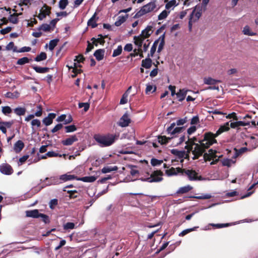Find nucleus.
I'll list each match as a JSON object with an SVG mask.
<instances>
[{
  "instance_id": "1",
  "label": "nucleus",
  "mask_w": 258,
  "mask_h": 258,
  "mask_svg": "<svg viewBox=\"0 0 258 258\" xmlns=\"http://www.w3.org/2000/svg\"><path fill=\"white\" fill-rule=\"evenodd\" d=\"M212 137V133L207 132L204 134L203 139H200L196 137L192 138L188 137V140L185 142L186 146L184 148L188 150V152H192L194 156L193 160L199 159L206 150L213 145L211 139Z\"/></svg>"
},
{
  "instance_id": "2",
  "label": "nucleus",
  "mask_w": 258,
  "mask_h": 258,
  "mask_svg": "<svg viewBox=\"0 0 258 258\" xmlns=\"http://www.w3.org/2000/svg\"><path fill=\"white\" fill-rule=\"evenodd\" d=\"M119 134L114 135L108 134L106 135H95L94 138L100 147H104L112 145L115 140L119 138Z\"/></svg>"
},
{
  "instance_id": "3",
  "label": "nucleus",
  "mask_w": 258,
  "mask_h": 258,
  "mask_svg": "<svg viewBox=\"0 0 258 258\" xmlns=\"http://www.w3.org/2000/svg\"><path fill=\"white\" fill-rule=\"evenodd\" d=\"M177 170L178 172H182V175L185 174L187 176L188 179L190 181L201 180L202 179V177L198 176V173L194 170L177 167Z\"/></svg>"
},
{
  "instance_id": "4",
  "label": "nucleus",
  "mask_w": 258,
  "mask_h": 258,
  "mask_svg": "<svg viewBox=\"0 0 258 258\" xmlns=\"http://www.w3.org/2000/svg\"><path fill=\"white\" fill-rule=\"evenodd\" d=\"M156 7V5L155 2H150L144 6L141 9L136 13L135 17L139 18L147 13L151 12L155 9Z\"/></svg>"
},
{
  "instance_id": "5",
  "label": "nucleus",
  "mask_w": 258,
  "mask_h": 258,
  "mask_svg": "<svg viewBox=\"0 0 258 258\" xmlns=\"http://www.w3.org/2000/svg\"><path fill=\"white\" fill-rule=\"evenodd\" d=\"M229 130V122H227L223 125H221L215 134L212 133V138H211V140L213 144L217 143V140L215 139V138L223 133L228 131Z\"/></svg>"
},
{
  "instance_id": "6",
  "label": "nucleus",
  "mask_w": 258,
  "mask_h": 258,
  "mask_svg": "<svg viewBox=\"0 0 258 258\" xmlns=\"http://www.w3.org/2000/svg\"><path fill=\"white\" fill-rule=\"evenodd\" d=\"M176 123H172L167 128L166 132L168 134L172 136V138L176 137V134H179L183 131L184 127H175Z\"/></svg>"
},
{
  "instance_id": "7",
  "label": "nucleus",
  "mask_w": 258,
  "mask_h": 258,
  "mask_svg": "<svg viewBox=\"0 0 258 258\" xmlns=\"http://www.w3.org/2000/svg\"><path fill=\"white\" fill-rule=\"evenodd\" d=\"M148 176L150 175L148 172H146ZM163 175V172L160 170H155L150 174L149 178L152 179H158L159 180L156 181H152V182H158L163 180V178L162 177Z\"/></svg>"
},
{
  "instance_id": "8",
  "label": "nucleus",
  "mask_w": 258,
  "mask_h": 258,
  "mask_svg": "<svg viewBox=\"0 0 258 258\" xmlns=\"http://www.w3.org/2000/svg\"><path fill=\"white\" fill-rule=\"evenodd\" d=\"M0 171L4 174L9 175L13 173L14 170L10 164L4 163L0 166Z\"/></svg>"
},
{
  "instance_id": "9",
  "label": "nucleus",
  "mask_w": 258,
  "mask_h": 258,
  "mask_svg": "<svg viewBox=\"0 0 258 258\" xmlns=\"http://www.w3.org/2000/svg\"><path fill=\"white\" fill-rule=\"evenodd\" d=\"M44 186H49L51 185H56L61 183V181H59V179L57 177H51L50 178L46 177L44 180Z\"/></svg>"
},
{
  "instance_id": "10",
  "label": "nucleus",
  "mask_w": 258,
  "mask_h": 258,
  "mask_svg": "<svg viewBox=\"0 0 258 258\" xmlns=\"http://www.w3.org/2000/svg\"><path fill=\"white\" fill-rule=\"evenodd\" d=\"M217 151L213 149H210L208 153H204V159L205 162L211 161L212 159H215L217 157L216 153Z\"/></svg>"
},
{
  "instance_id": "11",
  "label": "nucleus",
  "mask_w": 258,
  "mask_h": 258,
  "mask_svg": "<svg viewBox=\"0 0 258 258\" xmlns=\"http://www.w3.org/2000/svg\"><path fill=\"white\" fill-rule=\"evenodd\" d=\"M131 122V119L127 113H124L120 118L118 124L121 127H125L129 125Z\"/></svg>"
},
{
  "instance_id": "12",
  "label": "nucleus",
  "mask_w": 258,
  "mask_h": 258,
  "mask_svg": "<svg viewBox=\"0 0 258 258\" xmlns=\"http://www.w3.org/2000/svg\"><path fill=\"white\" fill-rule=\"evenodd\" d=\"M78 141V137L75 135L70 136L69 138H68L65 140H62L61 143L64 146H71L73 145L74 143Z\"/></svg>"
},
{
  "instance_id": "13",
  "label": "nucleus",
  "mask_w": 258,
  "mask_h": 258,
  "mask_svg": "<svg viewBox=\"0 0 258 258\" xmlns=\"http://www.w3.org/2000/svg\"><path fill=\"white\" fill-rule=\"evenodd\" d=\"M171 153L176 156L180 160L181 163L184 161L183 157L185 155V151H179L177 149H173L171 150Z\"/></svg>"
},
{
  "instance_id": "14",
  "label": "nucleus",
  "mask_w": 258,
  "mask_h": 258,
  "mask_svg": "<svg viewBox=\"0 0 258 258\" xmlns=\"http://www.w3.org/2000/svg\"><path fill=\"white\" fill-rule=\"evenodd\" d=\"M43 8H45V11H47V13H45L43 11H42L43 8L40 10V13L37 16L38 18L40 20H42L45 18L47 15H49L51 13V7L47 6L46 4H44Z\"/></svg>"
},
{
  "instance_id": "15",
  "label": "nucleus",
  "mask_w": 258,
  "mask_h": 258,
  "mask_svg": "<svg viewBox=\"0 0 258 258\" xmlns=\"http://www.w3.org/2000/svg\"><path fill=\"white\" fill-rule=\"evenodd\" d=\"M38 110L35 112V114H30L25 117V121H28L31 119L34 118L35 116L39 117L42 115V108L40 105H39L37 106Z\"/></svg>"
},
{
  "instance_id": "16",
  "label": "nucleus",
  "mask_w": 258,
  "mask_h": 258,
  "mask_svg": "<svg viewBox=\"0 0 258 258\" xmlns=\"http://www.w3.org/2000/svg\"><path fill=\"white\" fill-rule=\"evenodd\" d=\"M56 114L54 113H50L48 116L42 120L43 123L46 126L51 124L53 122V119L55 117Z\"/></svg>"
},
{
  "instance_id": "17",
  "label": "nucleus",
  "mask_w": 258,
  "mask_h": 258,
  "mask_svg": "<svg viewBox=\"0 0 258 258\" xmlns=\"http://www.w3.org/2000/svg\"><path fill=\"white\" fill-rule=\"evenodd\" d=\"M152 29V27L151 26H148L146 28V29L142 31L141 34L140 35L142 36L143 39H145L146 38H148L151 36L153 32Z\"/></svg>"
},
{
  "instance_id": "18",
  "label": "nucleus",
  "mask_w": 258,
  "mask_h": 258,
  "mask_svg": "<svg viewBox=\"0 0 258 258\" xmlns=\"http://www.w3.org/2000/svg\"><path fill=\"white\" fill-rule=\"evenodd\" d=\"M98 36L100 37V38H95L94 37H93L91 38V41L93 43V44L97 46L98 45V44L99 43L101 45H103L105 43L104 39L107 37V36H103L101 34H99Z\"/></svg>"
},
{
  "instance_id": "19",
  "label": "nucleus",
  "mask_w": 258,
  "mask_h": 258,
  "mask_svg": "<svg viewBox=\"0 0 258 258\" xmlns=\"http://www.w3.org/2000/svg\"><path fill=\"white\" fill-rule=\"evenodd\" d=\"M77 178H78V177L75 175H71V174H62V175H60V177H59V181H60L61 180L63 182H66V181L73 180V179L77 180Z\"/></svg>"
},
{
  "instance_id": "20",
  "label": "nucleus",
  "mask_w": 258,
  "mask_h": 258,
  "mask_svg": "<svg viewBox=\"0 0 258 258\" xmlns=\"http://www.w3.org/2000/svg\"><path fill=\"white\" fill-rule=\"evenodd\" d=\"M40 213L38 210L35 209L33 210H28L26 211V216L27 217H31L33 218H39Z\"/></svg>"
},
{
  "instance_id": "21",
  "label": "nucleus",
  "mask_w": 258,
  "mask_h": 258,
  "mask_svg": "<svg viewBox=\"0 0 258 258\" xmlns=\"http://www.w3.org/2000/svg\"><path fill=\"white\" fill-rule=\"evenodd\" d=\"M150 54H148L147 57L142 61V67L146 69H150L152 64V60L150 58Z\"/></svg>"
},
{
  "instance_id": "22",
  "label": "nucleus",
  "mask_w": 258,
  "mask_h": 258,
  "mask_svg": "<svg viewBox=\"0 0 258 258\" xmlns=\"http://www.w3.org/2000/svg\"><path fill=\"white\" fill-rule=\"evenodd\" d=\"M24 146V143L22 141L19 140L14 144V150L16 153H19L23 150Z\"/></svg>"
},
{
  "instance_id": "23",
  "label": "nucleus",
  "mask_w": 258,
  "mask_h": 258,
  "mask_svg": "<svg viewBox=\"0 0 258 258\" xmlns=\"http://www.w3.org/2000/svg\"><path fill=\"white\" fill-rule=\"evenodd\" d=\"M104 53L105 50L104 49H99L95 51L94 56L97 60L100 61L103 59Z\"/></svg>"
},
{
  "instance_id": "24",
  "label": "nucleus",
  "mask_w": 258,
  "mask_h": 258,
  "mask_svg": "<svg viewBox=\"0 0 258 258\" xmlns=\"http://www.w3.org/2000/svg\"><path fill=\"white\" fill-rule=\"evenodd\" d=\"M187 92V90H185L184 89H180L179 92L176 93L177 98H178L179 101H182L184 99Z\"/></svg>"
},
{
  "instance_id": "25",
  "label": "nucleus",
  "mask_w": 258,
  "mask_h": 258,
  "mask_svg": "<svg viewBox=\"0 0 258 258\" xmlns=\"http://www.w3.org/2000/svg\"><path fill=\"white\" fill-rule=\"evenodd\" d=\"M31 67L33 69H34L35 71L36 72L40 74L47 73L50 70V69L47 67L42 68L36 66H32Z\"/></svg>"
},
{
  "instance_id": "26",
  "label": "nucleus",
  "mask_w": 258,
  "mask_h": 258,
  "mask_svg": "<svg viewBox=\"0 0 258 258\" xmlns=\"http://www.w3.org/2000/svg\"><path fill=\"white\" fill-rule=\"evenodd\" d=\"M67 67L69 68V70L71 69H73L72 73L73 74L71 76L72 78H75L78 74H80L82 72V70L77 68V63L75 62L74 63L73 67H69L68 66H67Z\"/></svg>"
},
{
  "instance_id": "27",
  "label": "nucleus",
  "mask_w": 258,
  "mask_h": 258,
  "mask_svg": "<svg viewBox=\"0 0 258 258\" xmlns=\"http://www.w3.org/2000/svg\"><path fill=\"white\" fill-rule=\"evenodd\" d=\"M178 173H182V172H178L177 168L171 167L169 169L165 170V174L168 176H171L173 175H176Z\"/></svg>"
},
{
  "instance_id": "28",
  "label": "nucleus",
  "mask_w": 258,
  "mask_h": 258,
  "mask_svg": "<svg viewBox=\"0 0 258 258\" xmlns=\"http://www.w3.org/2000/svg\"><path fill=\"white\" fill-rule=\"evenodd\" d=\"M134 40L135 44L138 46V48H141L143 42L145 39H143L142 36L139 35L135 36L134 37Z\"/></svg>"
},
{
  "instance_id": "29",
  "label": "nucleus",
  "mask_w": 258,
  "mask_h": 258,
  "mask_svg": "<svg viewBox=\"0 0 258 258\" xmlns=\"http://www.w3.org/2000/svg\"><path fill=\"white\" fill-rule=\"evenodd\" d=\"M192 189V187L189 185L180 187L176 191L177 194H185L189 191Z\"/></svg>"
},
{
  "instance_id": "30",
  "label": "nucleus",
  "mask_w": 258,
  "mask_h": 258,
  "mask_svg": "<svg viewBox=\"0 0 258 258\" xmlns=\"http://www.w3.org/2000/svg\"><path fill=\"white\" fill-rule=\"evenodd\" d=\"M96 13H95L92 17L88 20L87 22V24L89 26H91L92 28H96L97 26V24L96 23Z\"/></svg>"
},
{
  "instance_id": "31",
  "label": "nucleus",
  "mask_w": 258,
  "mask_h": 258,
  "mask_svg": "<svg viewBox=\"0 0 258 258\" xmlns=\"http://www.w3.org/2000/svg\"><path fill=\"white\" fill-rule=\"evenodd\" d=\"M96 177L94 176H85L82 177H78L77 180L82 181L85 182H92L96 180Z\"/></svg>"
},
{
  "instance_id": "32",
  "label": "nucleus",
  "mask_w": 258,
  "mask_h": 258,
  "mask_svg": "<svg viewBox=\"0 0 258 258\" xmlns=\"http://www.w3.org/2000/svg\"><path fill=\"white\" fill-rule=\"evenodd\" d=\"M171 139V137H166L165 136H159L158 137V142L161 145L167 144Z\"/></svg>"
},
{
  "instance_id": "33",
  "label": "nucleus",
  "mask_w": 258,
  "mask_h": 258,
  "mask_svg": "<svg viewBox=\"0 0 258 258\" xmlns=\"http://www.w3.org/2000/svg\"><path fill=\"white\" fill-rule=\"evenodd\" d=\"M165 33L164 32L163 34L160 36V39H161V41L159 43V45L158 48L157 52L160 53L162 49H163L164 46L165 45Z\"/></svg>"
},
{
  "instance_id": "34",
  "label": "nucleus",
  "mask_w": 258,
  "mask_h": 258,
  "mask_svg": "<svg viewBox=\"0 0 258 258\" xmlns=\"http://www.w3.org/2000/svg\"><path fill=\"white\" fill-rule=\"evenodd\" d=\"M204 81L205 84L211 85H215L217 83L221 82L220 80H215L211 77L204 78Z\"/></svg>"
},
{
  "instance_id": "35",
  "label": "nucleus",
  "mask_w": 258,
  "mask_h": 258,
  "mask_svg": "<svg viewBox=\"0 0 258 258\" xmlns=\"http://www.w3.org/2000/svg\"><path fill=\"white\" fill-rule=\"evenodd\" d=\"M234 150L235 151V154L233 157L234 158H237L239 155L248 151V149L246 147H242L239 149H237L236 148H235Z\"/></svg>"
},
{
  "instance_id": "36",
  "label": "nucleus",
  "mask_w": 258,
  "mask_h": 258,
  "mask_svg": "<svg viewBox=\"0 0 258 258\" xmlns=\"http://www.w3.org/2000/svg\"><path fill=\"white\" fill-rule=\"evenodd\" d=\"M21 14V13L19 14L15 13L13 14L10 15L9 18V20L10 21V22L13 24H17L18 23V16Z\"/></svg>"
},
{
  "instance_id": "37",
  "label": "nucleus",
  "mask_w": 258,
  "mask_h": 258,
  "mask_svg": "<svg viewBox=\"0 0 258 258\" xmlns=\"http://www.w3.org/2000/svg\"><path fill=\"white\" fill-rule=\"evenodd\" d=\"M242 32L244 35L248 36H255L256 35V33L253 32L251 31L250 27L248 25L245 26L243 28Z\"/></svg>"
},
{
  "instance_id": "38",
  "label": "nucleus",
  "mask_w": 258,
  "mask_h": 258,
  "mask_svg": "<svg viewBox=\"0 0 258 258\" xmlns=\"http://www.w3.org/2000/svg\"><path fill=\"white\" fill-rule=\"evenodd\" d=\"M127 18V15L125 16H119L118 17L117 20L115 22L114 25L117 27L120 26L126 21Z\"/></svg>"
},
{
  "instance_id": "39",
  "label": "nucleus",
  "mask_w": 258,
  "mask_h": 258,
  "mask_svg": "<svg viewBox=\"0 0 258 258\" xmlns=\"http://www.w3.org/2000/svg\"><path fill=\"white\" fill-rule=\"evenodd\" d=\"M39 31L42 30L44 32H50L51 29V27L50 25L47 24H42L38 28Z\"/></svg>"
},
{
  "instance_id": "40",
  "label": "nucleus",
  "mask_w": 258,
  "mask_h": 258,
  "mask_svg": "<svg viewBox=\"0 0 258 258\" xmlns=\"http://www.w3.org/2000/svg\"><path fill=\"white\" fill-rule=\"evenodd\" d=\"M14 112L18 115H24L26 111V109L24 107H17L14 109Z\"/></svg>"
},
{
  "instance_id": "41",
  "label": "nucleus",
  "mask_w": 258,
  "mask_h": 258,
  "mask_svg": "<svg viewBox=\"0 0 258 258\" xmlns=\"http://www.w3.org/2000/svg\"><path fill=\"white\" fill-rule=\"evenodd\" d=\"M47 58V54L44 52H41L34 59L36 61H40L46 59Z\"/></svg>"
},
{
  "instance_id": "42",
  "label": "nucleus",
  "mask_w": 258,
  "mask_h": 258,
  "mask_svg": "<svg viewBox=\"0 0 258 258\" xmlns=\"http://www.w3.org/2000/svg\"><path fill=\"white\" fill-rule=\"evenodd\" d=\"M198 228H199L198 226H196L193 228L185 229L179 234V236H184V235L188 234V233L196 230V229Z\"/></svg>"
},
{
  "instance_id": "43",
  "label": "nucleus",
  "mask_w": 258,
  "mask_h": 258,
  "mask_svg": "<svg viewBox=\"0 0 258 258\" xmlns=\"http://www.w3.org/2000/svg\"><path fill=\"white\" fill-rule=\"evenodd\" d=\"M59 40L58 39H54L49 41V49L52 51L54 49V47L57 45Z\"/></svg>"
},
{
  "instance_id": "44",
  "label": "nucleus",
  "mask_w": 258,
  "mask_h": 258,
  "mask_svg": "<svg viewBox=\"0 0 258 258\" xmlns=\"http://www.w3.org/2000/svg\"><path fill=\"white\" fill-rule=\"evenodd\" d=\"M31 124L32 125V130L34 131H35V130L34 128V126H36L37 127H39L41 126V122L38 119H33L31 121Z\"/></svg>"
},
{
  "instance_id": "45",
  "label": "nucleus",
  "mask_w": 258,
  "mask_h": 258,
  "mask_svg": "<svg viewBox=\"0 0 258 258\" xmlns=\"http://www.w3.org/2000/svg\"><path fill=\"white\" fill-rule=\"evenodd\" d=\"M30 60V59L28 58L27 57H23L18 60L17 64L19 65H23L29 62Z\"/></svg>"
},
{
  "instance_id": "46",
  "label": "nucleus",
  "mask_w": 258,
  "mask_h": 258,
  "mask_svg": "<svg viewBox=\"0 0 258 258\" xmlns=\"http://www.w3.org/2000/svg\"><path fill=\"white\" fill-rule=\"evenodd\" d=\"M170 11H167L166 10L163 11L159 15L158 17V19L159 20H161L163 19H165L168 15L169 14Z\"/></svg>"
},
{
  "instance_id": "47",
  "label": "nucleus",
  "mask_w": 258,
  "mask_h": 258,
  "mask_svg": "<svg viewBox=\"0 0 258 258\" xmlns=\"http://www.w3.org/2000/svg\"><path fill=\"white\" fill-rule=\"evenodd\" d=\"M117 170V167L114 166L113 167H104L102 169V172L103 173H109L112 171H116Z\"/></svg>"
},
{
  "instance_id": "48",
  "label": "nucleus",
  "mask_w": 258,
  "mask_h": 258,
  "mask_svg": "<svg viewBox=\"0 0 258 258\" xmlns=\"http://www.w3.org/2000/svg\"><path fill=\"white\" fill-rule=\"evenodd\" d=\"M122 51V48L121 45H118L117 46V49H114L113 50V53H112V57H116L117 56L119 55Z\"/></svg>"
},
{
  "instance_id": "49",
  "label": "nucleus",
  "mask_w": 258,
  "mask_h": 258,
  "mask_svg": "<svg viewBox=\"0 0 258 258\" xmlns=\"http://www.w3.org/2000/svg\"><path fill=\"white\" fill-rule=\"evenodd\" d=\"M69 4L68 0H60L59 2V8L61 10H64Z\"/></svg>"
},
{
  "instance_id": "50",
  "label": "nucleus",
  "mask_w": 258,
  "mask_h": 258,
  "mask_svg": "<svg viewBox=\"0 0 258 258\" xmlns=\"http://www.w3.org/2000/svg\"><path fill=\"white\" fill-rule=\"evenodd\" d=\"M177 6L176 0H171L167 3L165 5L166 10H169L171 7Z\"/></svg>"
},
{
  "instance_id": "51",
  "label": "nucleus",
  "mask_w": 258,
  "mask_h": 258,
  "mask_svg": "<svg viewBox=\"0 0 258 258\" xmlns=\"http://www.w3.org/2000/svg\"><path fill=\"white\" fill-rule=\"evenodd\" d=\"M64 128L66 133H71L75 132L77 130V127L74 124L66 126Z\"/></svg>"
},
{
  "instance_id": "52",
  "label": "nucleus",
  "mask_w": 258,
  "mask_h": 258,
  "mask_svg": "<svg viewBox=\"0 0 258 258\" xmlns=\"http://www.w3.org/2000/svg\"><path fill=\"white\" fill-rule=\"evenodd\" d=\"M163 163V160H158L156 158H152L151 160V164L153 166H156L161 165Z\"/></svg>"
},
{
  "instance_id": "53",
  "label": "nucleus",
  "mask_w": 258,
  "mask_h": 258,
  "mask_svg": "<svg viewBox=\"0 0 258 258\" xmlns=\"http://www.w3.org/2000/svg\"><path fill=\"white\" fill-rule=\"evenodd\" d=\"M6 49L8 50H13V51H18L17 50V47L14 45L13 42H10L6 46Z\"/></svg>"
},
{
  "instance_id": "54",
  "label": "nucleus",
  "mask_w": 258,
  "mask_h": 258,
  "mask_svg": "<svg viewBox=\"0 0 258 258\" xmlns=\"http://www.w3.org/2000/svg\"><path fill=\"white\" fill-rule=\"evenodd\" d=\"M58 204V200L56 199L51 200L49 203V208L53 210Z\"/></svg>"
},
{
  "instance_id": "55",
  "label": "nucleus",
  "mask_w": 258,
  "mask_h": 258,
  "mask_svg": "<svg viewBox=\"0 0 258 258\" xmlns=\"http://www.w3.org/2000/svg\"><path fill=\"white\" fill-rule=\"evenodd\" d=\"M39 218H41L42 220L45 224L50 223V220H49V217L45 214L40 213Z\"/></svg>"
},
{
  "instance_id": "56",
  "label": "nucleus",
  "mask_w": 258,
  "mask_h": 258,
  "mask_svg": "<svg viewBox=\"0 0 258 258\" xmlns=\"http://www.w3.org/2000/svg\"><path fill=\"white\" fill-rule=\"evenodd\" d=\"M79 107L80 108L84 107V110L85 112L87 111L90 107V104L89 103H79Z\"/></svg>"
},
{
  "instance_id": "57",
  "label": "nucleus",
  "mask_w": 258,
  "mask_h": 258,
  "mask_svg": "<svg viewBox=\"0 0 258 258\" xmlns=\"http://www.w3.org/2000/svg\"><path fill=\"white\" fill-rule=\"evenodd\" d=\"M212 196L210 195L207 194L204 196H191L189 197V198H195L197 199L200 200H203V199H210Z\"/></svg>"
},
{
  "instance_id": "58",
  "label": "nucleus",
  "mask_w": 258,
  "mask_h": 258,
  "mask_svg": "<svg viewBox=\"0 0 258 258\" xmlns=\"http://www.w3.org/2000/svg\"><path fill=\"white\" fill-rule=\"evenodd\" d=\"M75 228V224L72 222H68L63 225L64 230L73 229Z\"/></svg>"
},
{
  "instance_id": "59",
  "label": "nucleus",
  "mask_w": 258,
  "mask_h": 258,
  "mask_svg": "<svg viewBox=\"0 0 258 258\" xmlns=\"http://www.w3.org/2000/svg\"><path fill=\"white\" fill-rule=\"evenodd\" d=\"M68 194H70L69 198L70 199H74L77 198L78 196L76 195V194L78 193V191L76 190H69L67 191Z\"/></svg>"
},
{
  "instance_id": "60",
  "label": "nucleus",
  "mask_w": 258,
  "mask_h": 258,
  "mask_svg": "<svg viewBox=\"0 0 258 258\" xmlns=\"http://www.w3.org/2000/svg\"><path fill=\"white\" fill-rule=\"evenodd\" d=\"M127 97H128V94L126 92H125L123 94V95L120 100V104H124L126 103L127 102Z\"/></svg>"
},
{
  "instance_id": "61",
  "label": "nucleus",
  "mask_w": 258,
  "mask_h": 258,
  "mask_svg": "<svg viewBox=\"0 0 258 258\" xmlns=\"http://www.w3.org/2000/svg\"><path fill=\"white\" fill-rule=\"evenodd\" d=\"M63 127V124L62 123H58L56 124L51 131L52 133H55L56 132L59 131Z\"/></svg>"
},
{
  "instance_id": "62",
  "label": "nucleus",
  "mask_w": 258,
  "mask_h": 258,
  "mask_svg": "<svg viewBox=\"0 0 258 258\" xmlns=\"http://www.w3.org/2000/svg\"><path fill=\"white\" fill-rule=\"evenodd\" d=\"M12 111V109L10 106H7L3 107L2 112L4 114L7 115V114L11 113Z\"/></svg>"
},
{
  "instance_id": "63",
  "label": "nucleus",
  "mask_w": 258,
  "mask_h": 258,
  "mask_svg": "<svg viewBox=\"0 0 258 258\" xmlns=\"http://www.w3.org/2000/svg\"><path fill=\"white\" fill-rule=\"evenodd\" d=\"M229 223L226 224H210V225L212 226L213 227H214L216 228H221L223 227H225L229 226Z\"/></svg>"
},
{
  "instance_id": "64",
  "label": "nucleus",
  "mask_w": 258,
  "mask_h": 258,
  "mask_svg": "<svg viewBox=\"0 0 258 258\" xmlns=\"http://www.w3.org/2000/svg\"><path fill=\"white\" fill-rule=\"evenodd\" d=\"M46 155H47L49 157H61V154H59L58 153H55L53 151L48 152L46 154Z\"/></svg>"
}]
</instances>
